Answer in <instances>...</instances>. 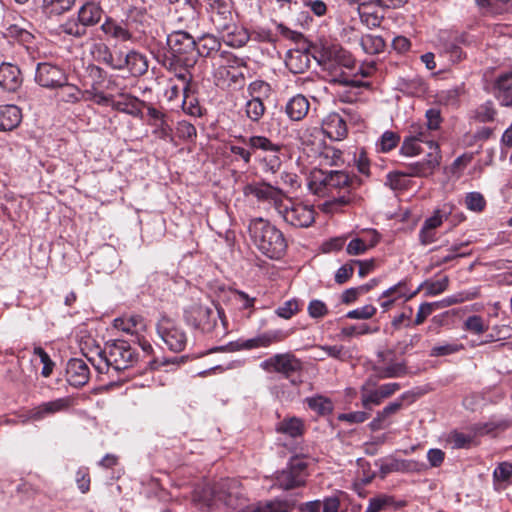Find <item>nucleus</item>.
I'll list each match as a JSON object with an SVG mask.
<instances>
[{
  "label": "nucleus",
  "mask_w": 512,
  "mask_h": 512,
  "mask_svg": "<svg viewBox=\"0 0 512 512\" xmlns=\"http://www.w3.org/2000/svg\"><path fill=\"white\" fill-rule=\"evenodd\" d=\"M248 232L256 248L271 259H280L286 252L287 242L283 233L268 220H250Z\"/></svg>",
  "instance_id": "f257e3e1"
},
{
  "label": "nucleus",
  "mask_w": 512,
  "mask_h": 512,
  "mask_svg": "<svg viewBox=\"0 0 512 512\" xmlns=\"http://www.w3.org/2000/svg\"><path fill=\"white\" fill-rule=\"evenodd\" d=\"M99 360L89 359L99 373L124 371L138 360V354L131 344L122 339L109 341L105 348L99 352Z\"/></svg>",
  "instance_id": "f03ea898"
},
{
  "label": "nucleus",
  "mask_w": 512,
  "mask_h": 512,
  "mask_svg": "<svg viewBox=\"0 0 512 512\" xmlns=\"http://www.w3.org/2000/svg\"><path fill=\"white\" fill-rule=\"evenodd\" d=\"M294 333V329H275L268 330L250 339H239L229 342L226 345L218 346L210 349L208 353L214 352H234L240 350H251L257 348H268L273 344H277L286 340Z\"/></svg>",
  "instance_id": "7ed1b4c3"
},
{
  "label": "nucleus",
  "mask_w": 512,
  "mask_h": 512,
  "mask_svg": "<svg viewBox=\"0 0 512 512\" xmlns=\"http://www.w3.org/2000/svg\"><path fill=\"white\" fill-rule=\"evenodd\" d=\"M167 45L171 56L177 65L194 67L197 62L196 41L187 32L179 30L167 36Z\"/></svg>",
  "instance_id": "20e7f679"
},
{
  "label": "nucleus",
  "mask_w": 512,
  "mask_h": 512,
  "mask_svg": "<svg viewBox=\"0 0 512 512\" xmlns=\"http://www.w3.org/2000/svg\"><path fill=\"white\" fill-rule=\"evenodd\" d=\"M224 311L218 307L216 309L202 303H193L186 307L183 312L184 321L194 329L203 333H211L217 324V319H223Z\"/></svg>",
  "instance_id": "39448f33"
},
{
  "label": "nucleus",
  "mask_w": 512,
  "mask_h": 512,
  "mask_svg": "<svg viewBox=\"0 0 512 512\" xmlns=\"http://www.w3.org/2000/svg\"><path fill=\"white\" fill-rule=\"evenodd\" d=\"M261 369L268 373H279L284 378L288 379L294 386L302 383L299 374L303 365L300 359L290 352L277 353L260 363Z\"/></svg>",
  "instance_id": "423d86ee"
},
{
  "label": "nucleus",
  "mask_w": 512,
  "mask_h": 512,
  "mask_svg": "<svg viewBox=\"0 0 512 512\" xmlns=\"http://www.w3.org/2000/svg\"><path fill=\"white\" fill-rule=\"evenodd\" d=\"M308 476L307 461L297 455L289 460L284 469L276 473L275 486L286 491L303 487Z\"/></svg>",
  "instance_id": "0eeeda50"
},
{
  "label": "nucleus",
  "mask_w": 512,
  "mask_h": 512,
  "mask_svg": "<svg viewBox=\"0 0 512 512\" xmlns=\"http://www.w3.org/2000/svg\"><path fill=\"white\" fill-rule=\"evenodd\" d=\"M277 213L287 224L295 228L310 227L315 221L316 214L313 206L289 198H284L279 204Z\"/></svg>",
  "instance_id": "6e6552de"
},
{
  "label": "nucleus",
  "mask_w": 512,
  "mask_h": 512,
  "mask_svg": "<svg viewBox=\"0 0 512 512\" xmlns=\"http://www.w3.org/2000/svg\"><path fill=\"white\" fill-rule=\"evenodd\" d=\"M156 332L170 351L179 353L186 348L187 333L174 319L162 316L156 324Z\"/></svg>",
  "instance_id": "1a4fd4ad"
},
{
  "label": "nucleus",
  "mask_w": 512,
  "mask_h": 512,
  "mask_svg": "<svg viewBox=\"0 0 512 512\" xmlns=\"http://www.w3.org/2000/svg\"><path fill=\"white\" fill-rule=\"evenodd\" d=\"M243 193L247 197H254L260 203L272 205L276 211L285 198L280 189L264 182L247 184Z\"/></svg>",
  "instance_id": "9d476101"
},
{
  "label": "nucleus",
  "mask_w": 512,
  "mask_h": 512,
  "mask_svg": "<svg viewBox=\"0 0 512 512\" xmlns=\"http://www.w3.org/2000/svg\"><path fill=\"white\" fill-rule=\"evenodd\" d=\"M35 81L44 88L53 89L65 84L67 75L60 67L44 62L37 65Z\"/></svg>",
  "instance_id": "9b49d317"
},
{
  "label": "nucleus",
  "mask_w": 512,
  "mask_h": 512,
  "mask_svg": "<svg viewBox=\"0 0 512 512\" xmlns=\"http://www.w3.org/2000/svg\"><path fill=\"white\" fill-rule=\"evenodd\" d=\"M149 68L147 57L137 50L131 49L127 53L120 50V62L118 70L127 69L131 76L140 77L144 75Z\"/></svg>",
  "instance_id": "f8f14e48"
},
{
  "label": "nucleus",
  "mask_w": 512,
  "mask_h": 512,
  "mask_svg": "<svg viewBox=\"0 0 512 512\" xmlns=\"http://www.w3.org/2000/svg\"><path fill=\"white\" fill-rule=\"evenodd\" d=\"M23 83L20 68L9 62L0 64V88L9 93L17 92Z\"/></svg>",
  "instance_id": "ddd939ff"
},
{
  "label": "nucleus",
  "mask_w": 512,
  "mask_h": 512,
  "mask_svg": "<svg viewBox=\"0 0 512 512\" xmlns=\"http://www.w3.org/2000/svg\"><path fill=\"white\" fill-rule=\"evenodd\" d=\"M211 21L218 32L227 31L235 23L229 4L224 0L210 3Z\"/></svg>",
  "instance_id": "4468645a"
},
{
  "label": "nucleus",
  "mask_w": 512,
  "mask_h": 512,
  "mask_svg": "<svg viewBox=\"0 0 512 512\" xmlns=\"http://www.w3.org/2000/svg\"><path fill=\"white\" fill-rule=\"evenodd\" d=\"M294 505L293 500L276 497L249 504L243 509V512H290Z\"/></svg>",
  "instance_id": "2eb2a0df"
},
{
  "label": "nucleus",
  "mask_w": 512,
  "mask_h": 512,
  "mask_svg": "<svg viewBox=\"0 0 512 512\" xmlns=\"http://www.w3.org/2000/svg\"><path fill=\"white\" fill-rule=\"evenodd\" d=\"M100 29L106 36L121 42L136 40L134 32L128 28L125 21L118 22L112 17H106Z\"/></svg>",
  "instance_id": "dca6fc26"
},
{
  "label": "nucleus",
  "mask_w": 512,
  "mask_h": 512,
  "mask_svg": "<svg viewBox=\"0 0 512 512\" xmlns=\"http://www.w3.org/2000/svg\"><path fill=\"white\" fill-rule=\"evenodd\" d=\"M441 160L440 151L429 152L422 161L411 163L407 166L408 177H427L439 166Z\"/></svg>",
  "instance_id": "f3484780"
},
{
  "label": "nucleus",
  "mask_w": 512,
  "mask_h": 512,
  "mask_svg": "<svg viewBox=\"0 0 512 512\" xmlns=\"http://www.w3.org/2000/svg\"><path fill=\"white\" fill-rule=\"evenodd\" d=\"M90 370L85 361L78 358L70 359L66 366V378L74 387H82L89 381Z\"/></svg>",
  "instance_id": "a211bd4d"
},
{
  "label": "nucleus",
  "mask_w": 512,
  "mask_h": 512,
  "mask_svg": "<svg viewBox=\"0 0 512 512\" xmlns=\"http://www.w3.org/2000/svg\"><path fill=\"white\" fill-rule=\"evenodd\" d=\"M150 15L145 7L132 5L126 12L125 23L135 33L144 34L150 24Z\"/></svg>",
  "instance_id": "6ab92c4d"
},
{
  "label": "nucleus",
  "mask_w": 512,
  "mask_h": 512,
  "mask_svg": "<svg viewBox=\"0 0 512 512\" xmlns=\"http://www.w3.org/2000/svg\"><path fill=\"white\" fill-rule=\"evenodd\" d=\"M354 178L351 177L345 171L338 170H330V196L334 198V201L340 205H345L349 203L350 199L346 195H341L339 197L333 196L334 190H345L349 191V188L353 185Z\"/></svg>",
  "instance_id": "aec40b11"
},
{
  "label": "nucleus",
  "mask_w": 512,
  "mask_h": 512,
  "mask_svg": "<svg viewBox=\"0 0 512 512\" xmlns=\"http://www.w3.org/2000/svg\"><path fill=\"white\" fill-rule=\"evenodd\" d=\"M322 129L324 133L333 140H342L348 133L345 119L335 112L328 114L324 118Z\"/></svg>",
  "instance_id": "412c9836"
},
{
  "label": "nucleus",
  "mask_w": 512,
  "mask_h": 512,
  "mask_svg": "<svg viewBox=\"0 0 512 512\" xmlns=\"http://www.w3.org/2000/svg\"><path fill=\"white\" fill-rule=\"evenodd\" d=\"M144 106H146L144 101L130 94H123L119 100L112 103V107L117 111L137 118H142V107Z\"/></svg>",
  "instance_id": "4be33fe9"
},
{
  "label": "nucleus",
  "mask_w": 512,
  "mask_h": 512,
  "mask_svg": "<svg viewBox=\"0 0 512 512\" xmlns=\"http://www.w3.org/2000/svg\"><path fill=\"white\" fill-rule=\"evenodd\" d=\"M310 63L309 52L299 49L290 50L285 59L286 67L294 74L304 73L309 69Z\"/></svg>",
  "instance_id": "5701e85b"
},
{
  "label": "nucleus",
  "mask_w": 512,
  "mask_h": 512,
  "mask_svg": "<svg viewBox=\"0 0 512 512\" xmlns=\"http://www.w3.org/2000/svg\"><path fill=\"white\" fill-rule=\"evenodd\" d=\"M113 326L131 335H139L146 330V323L140 315H129L114 319Z\"/></svg>",
  "instance_id": "b1692460"
},
{
  "label": "nucleus",
  "mask_w": 512,
  "mask_h": 512,
  "mask_svg": "<svg viewBox=\"0 0 512 512\" xmlns=\"http://www.w3.org/2000/svg\"><path fill=\"white\" fill-rule=\"evenodd\" d=\"M102 15V7L94 2L85 3L78 11L79 21L86 31L88 27L98 24L102 19Z\"/></svg>",
  "instance_id": "393cba45"
},
{
  "label": "nucleus",
  "mask_w": 512,
  "mask_h": 512,
  "mask_svg": "<svg viewBox=\"0 0 512 512\" xmlns=\"http://www.w3.org/2000/svg\"><path fill=\"white\" fill-rule=\"evenodd\" d=\"M22 121L21 109L16 105L0 106V130L11 131Z\"/></svg>",
  "instance_id": "a878e982"
},
{
  "label": "nucleus",
  "mask_w": 512,
  "mask_h": 512,
  "mask_svg": "<svg viewBox=\"0 0 512 512\" xmlns=\"http://www.w3.org/2000/svg\"><path fill=\"white\" fill-rule=\"evenodd\" d=\"M220 33H222L224 43L233 48H241L251 39L248 31L235 23L232 25V28Z\"/></svg>",
  "instance_id": "bb28decb"
},
{
  "label": "nucleus",
  "mask_w": 512,
  "mask_h": 512,
  "mask_svg": "<svg viewBox=\"0 0 512 512\" xmlns=\"http://www.w3.org/2000/svg\"><path fill=\"white\" fill-rule=\"evenodd\" d=\"M309 107L310 104L307 98L298 94L287 102L285 111L291 120L300 121L307 115Z\"/></svg>",
  "instance_id": "cd10ccee"
},
{
  "label": "nucleus",
  "mask_w": 512,
  "mask_h": 512,
  "mask_svg": "<svg viewBox=\"0 0 512 512\" xmlns=\"http://www.w3.org/2000/svg\"><path fill=\"white\" fill-rule=\"evenodd\" d=\"M243 145L250 148L251 152L261 150L264 152L281 150L282 146L273 143L269 138L260 135H254L250 137L238 136L236 137Z\"/></svg>",
  "instance_id": "c85d7f7f"
},
{
  "label": "nucleus",
  "mask_w": 512,
  "mask_h": 512,
  "mask_svg": "<svg viewBox=\"0 0 512 512\" xmlns=\"http://www.w3.org/2000/svg\"><path fill=\"white\" fill-rule=\"evenodd\" d=\"M330 171L317 170L312 172L309 189L320 197L330 196Z\"/></svg>",
  "instance_id": "c756f323"
},
{
  "label": "nucleus",
  "mask_w": 512,
  "mask_h": 512,
  "mask_svg": "<svg viewBox=\"0 0 512 512\" xmlns=\"http://www.w3.org/2000/svg\"><path fill=\"white\" fill-rule=\"evenodd\" d=\"M408 136L427 144L430 152L440 151L438 143L431 136V131L423 123H412L408 129Z\"/></svg>",
  "instance_id": "7c9ffc66"
},
{
  "label": "nucleus",
  "mask_w": 512,
  "mask_h": 512,
  "mask_svg": "<svg viewBox=\"0 0 512 512\" xmlns=\"http://www.w3.org/2000/svg\"><path fill=\"white\" fill-rule=\"evenodd\" d=\"M69 399L59 398L53 401L45 402L36 407L32 412V418L39 420L44 418L46 415L53 414L69 407Z\"/></svg>",
  "instance_id": "2f4dec72"
},
{
  "label": "nucleus",
  "mask_w": 512,
  "mask_h": 512,
  "mask_svg": "<svg viewBox=\"0 0 512 512\" xmlns=\"http://www.w3.org/2000/svg\"><path fill=\"white\" fill-rule=\"evenodd\" d=\"M477 6L487 14L512 13V0H475Z\"/></svg>",
  "instance_id": "473e14b6"
},
{
  "label": "nucleus",
  "mask_w": 512,
  "mask_h": 512,
  "mask_svg": "<svg viewBox=\"0 0 512 512\" xmlns=\"http://www.w3.org/2000/svg\"><path fill=\"white\" fill-rule=\"evenodd\" d=\"M319 63L323 65L325 69L331 70L332 83L350 87H360L362 85L361 81L350 78L349 75H347L344 71L341 69L338 70L336 67H334V63L331 61H326L324 59V55H322V59L319 60Z\"/></svg>",
  "instance_id": "72a5a7b5"
},
{
  "label": "nucleus",
  "mask_w": 512,
  "mask_h": 512,
  "mask_svg": "<svg viewBox=\"0 0 512 512\" xmlns=\"http://www.w3.org/2000/svg\"><path fill=\"white\" fill-rule=\"evenodd\" d=\"M221 47L219 39L212 34H205L201 36L196 42V53L197 56L210 57L213 54L218 53Z\"/></svg>",
  "instance_id": "f704fd0d"
},
{
  "label": "nucleus",
  "mask_w": 512,
  "mask_h": 512,
  "mask_svg": "<svg viewBox=\"0 0 512 512\" xmlns=\"http://www.w3.org/2000/svg\"><path fill=\"white\" fill-rule=\"evenodd\" d=\"M276 431L289 437L296 438L303 434L304 423L296 417L285 418L277 424Z\"/></svg>",
  "instance_id": "c9c22d12"
},
{
  "label": "nucleus",
  "mask_w": 512,
  "mask_h": 512,
  "mask_svg": "<svg viewBox=\"0 0 512 512\" xmlns=\"http://www.w3.org/2000/svg\"><path fill=\"white\" fill-rule=\"evenodd\" d=\"M76 0H43L42 10L48 16H58L70 10Z\"/></svg>",
  "instance_id": "e433bc0d"
},
{
  "label": "nucleus",
  "mask_w": 512,
  "mask_h": 512,
  "mask_svg": "<svg viewBox=\"0 0 512 512\" xmlns=\"http://www.w3.org/2000/svg\"><path fill=\"white\" fill-rule=\"evenodd\" d=\"M95 50L97 52L98 61H101L114 70H118V63L120 62V50L112 53L110 48L104 43L95 45Z\"/></svg>",
  "instance_id": "4c0bfd02"
},
{
  "label": "nucleus",
  "mask_w": 512,
  "mask_h": 512,
  "mask_svg": "<svg viewBox=\"0 0 512 512\" xmlns=\"http://www.w3.org/2000/svg\"><path fill=\"white\" fill-rule=\"evenodd\" d=\"M56 98L66 103H76L80 99V90L77 86L65 81V84L57 85Z\"/></svg>",
  "instance_id": "58836bf2"
},
{
  "label": "nucleus",
  "mask_w": 512,
  "mask_h": 512,
  "mask_svg": "<svg viewBox=\"0 0 512 512\" xmlns=\"http://www.w3.org/2000/svg\"><path fill=\"white\" fill-rule=\"evenodd\" d=\"M167 68L183 83V91H188L192 80V74L190 73L192 67L177 65L174 63V59H167Z\"/></svg>",
  "instance_id": "ea45409f"
},
{
  "label": "nucleus",
  "mask_w": 512,
  "mask_h": 512,
  "mask_svg": "<svg viewBox=\"0 0 512 512\" xmlns=\"http://www.w3.org/2000/svg\"><path fill=\"white\" fill-rule=\"evenodd\" d=\"M360 45L365 53L374 55L384 50L385 42L380 36L364 35L361 37Z\"/></svg>",
  "instance_id": "a19ab883"
},
{
  "label": "nucleus",
  "mask_w": 512,
  "mask_h": 512,
  "mask_svg": "<svg viewBox=\"0 0 512 512\" xmlns=\"http://www.w3.org/2000/svg\"><path fill=\"white\" fill-rule=\"evenodd\" d=\"M308 407L319 415H328L333 411L332 401L324 396L317 395L306 399Z\"/></svg>",
  "instance_id": "79ce46f5"
},
{
  "label": "nucleus",
  "mask_w": 512,
  "mask_h": 512,
  "mask_svg": "<svg viewBox=\"0 0 512 512\" xmlns=\"http://www.w3.org/2000/svg\"><path fill=\"white\" fill-rule=\"evenodd\" d=\"M266 107L259 97H252L245 104L246 116L252 122H259L265 113Z\"/></svg>",
  "instance_id": "37998d69"
},
{
  "label": "nucleus",
  "mask_w": 512,
  "mask_h": 512,
  "mask_svg": "<svg viewBox=\"0 0 512 512\" xmlns=\"http://www.w3.org/2000/svg\"><path fill=\"white\" fill-rule=\"evenodd\" d=\"M478 292H460L455 295L448 296L440 301L434 302L437 309L446 308L465 301L473 300L478 297Z\"/></svg>",
  "instance_id": "c03bdc74"
},
{
  "label": "nucleus",
  "mask_w": 512,
  "mask_h": 512,
  "mask_svg": "<svg viewBox=\"0 0 512 512\" xmlns=\"http://www.w3.org/2000/svg\"><path fill=\"white\" fill-rule=\"evenodd\" d=\"M468 245V242H462V243H459V244H455V245H452L449 249L450 253L447 254L446 256L444 257H433V264L434 266H441L447 262H450L456 258H460V257H467L471 254L470 251L468 252H465V251H461V249L465 246Z\"/></svg>",
  "instance_id": "a18cd8bd"
},
{
  "label": "nucleus",
  "mask_w": 512,
  "mask_h": 512,
  "mask_svg": "<svg viewBox=\"0 0 512 512\" xmlns=\"http://www.w3.org/2000/svg\"><path fill=\"white\" fill-rule=\"evenodd\" d=\"M400 136L393 131H385L376 143L377 151L387 153L397 147Z\"/></svg>",
  "instance_id": "49530a36"
},
{
  "label": "nucleus",
  "mask_w": 512,
  "mask_h": 512,
  "mask_svg": "<svg viewBox=\"0 0 512 512\" xmlns=\"http://www.w3.org/2000/svg\"><path fill=\"white\" fill-rule=\"evenodd\" d=\"M447 441L455 449H468L475 444V437L458 431H452Z\"/></svg>",
  "instance_id": "de8ad7c7"
},
{
  "label": "nucleus",
  "mask_w": 512,
  "mask_h": 512,
  "mask_svg": "<svg viewBox=\"0 0 512 512\" xmlns=\"http://www.w3.org/2000/svg\"><path fill=\"white\" fill-rule=\"evenodd\" d=\"M401 89L411 96L420 97L426 93L427 86L423 79L415 77L404 80Z\"/></svg>",
  "instance_id": "09e8293b"
},
{
  "label": "nucleus",
  "mask_w": 512,
  "mask_h": 512,
  "mask_svg": "<svg viewBox=\"0 0 512 512\" xmlns=\"http://www.w3.org/2000/svg\"><path fill=\"white\" fill-rule=\"evenodd\" d=\"M59 31L75 38H82L87 34L78 17L66 20L59 26Z\"/></svg>",
  "instance_id": "8fccbe9b"
},
{
  "label": "nucleus",
  "mask_w": 512,
  "mask_h": 512,
  "mask_svg": "<svg viewBox=\"0 0 512 512\" xmlns=\"http://www.w3.org/2000/svg\"><path fill=\"white\" fill-rule=\"evenodd\" d=\"M449 285L448 276H444L442 279L437 281H425L420 285L418 290L423 288L425 290V296H437L447 290Z\"/></svg>",
  "instance_id": "3c124183"
},
{
  "label": "nucleus",
  "mask_w": 512,
  "mask_h": 512,
  "mask_svg": "<svg viewBox=\"0 0 512 512\" xmlns=\"http://www.w3.org/2000/svg\"><path fill=\"white\" fill-rule=\"evenodd\" d=\"M463 93L461 86H455L446 90H442L437 94V99L440 104L446 106H457L459 97Z\"/></svg>",
  "instance_id": "603ef678"
},
{
  "label": "nucleus",
  "mask_w": 512,
  "mask_h": 512,
  "mask_svg": "<svg viewBox=\"0 0 512 512\" xmlns=\"http://www.w3.org/2000/svg\"><path fill=\"white\" fill-rule=\"evenodd\" d=\"M508 427V422L505 420H491L485 423H478L474 426V432L477 435L494 434L497 431H502Z\"/></svg>",
  "instance_id": "864d4df0"
},
{
  "label": "nucleus",
  "mask_w": 512,
  "mask_h": 512,
  "mask_svg": "<svg viewBox=\"0 0 512 512\" xmlns=\"http://www.w3.org/2000/svg\"><path fill=\"white\" fill-rule=\"evenodd\" d=\"M280 152L281 150L268 151L266 152L267 154L263 156V158L261 159V163L266 172L275 174L280 170L282 165Z\"/></svg>",
  "instance_id": "5fc2aeb1"
},
{
  "label": "nucleus",
  "mask_w": 512,
  "mask_h": 512,
  "mask_svg": "<svg viewBox=\"0 0 512 512\" xmlns=\"http://www.w3.org/2000/svg\"><path fill=\"white\" fill-rule=\"evenodd\" d=\"M361 401L364 408L370 409L371 405H379L383 398L377 388L369 389L366 383L361 387Z\"/></svg>",
  "instance_id": "6e6d98bb"
},
{
  "label": "nucleus",
  "mask_w": 512,
  "mask_h": 512,
  "mask_svg": "<svg viewBox=\"0 0 512 512\" xmlns=\"http://www.w3.org/2000/svg\"><path fill=\"white\" fill-rule=\"evenodd\" d=\"M408 175L406 172L393 171L389 172L386 176L385 185L390 187L392 190H404L408 187Z\"/></svg>",
  "instance_id": "4d7b16f0"
},
{
  "label": "nucleus",
  "mask_w": 512,
  "mask_h": 512,
  "mask_svg": "<svg viewBox=\"0 0 512 512\" xmlns=\"http://www.w3.org/2000/svg\"><path fill=\"white\" fill-rule=\"evenodd\" d=\"M463 329L473 334H483L488 329V324L479 315H471L463 323Z\"/></svg>",
  "instance_id": "13d9d810"
},
{
  "label": "nucleus",
  "mask_w": 512,
  "mask_h": 512,
  "mask_svg": "<svg viewBox=\"0 0 512 512\" xmlns=\"http://www.w3.org/2000/svg\"><path fill=\"white\" fill-rule=\"evenodd\" d=\"M464 349V345L458 342L443 343L435 345L429 355L431 357H442L455 354Z\"/></svg>",
  "instance_id": "bf43d9fd"
},
{
  "label": "nucleus",
  "mask_w": 512,
  "mask_h": 512,
  "mask_svg": "<svg viewBox=\"0 0 512 512\" xmlns=\"http://www.w3.org/2000/svg\"><path fill=\"white\" fill-rule=\"evenodd\" d=\"M407 374V367L404 362L389 363L386 367L379 371V377L386 378H399Z\"/></svg>",
  "instance_id": "052dcab7"
},
{
  "label": "nucleus",
  "mask_w": 512,
  "mask_h": 512,
  "mask_svg": "<svg viewBox=\"0 0 512 512\" xmlns=\"http://www.w3.org/2000/svg\"><path fill=\"white\" fill-rule=\"evenodd\" d=\"M494 89L496 98H498V95L506 94L512 90V70L502 73L497 77Z\"/></svg>",
  "instance_id": "680f3d73"
},
{
  "label": "nucleus",
  "mask_w": 512,
  "mask_h": 512,
  "mask_svg": "<svg viewBox=\"0 0 512 512\" xmlns=\"http://www.w3.org/2000/svg\"><path fill=\"white\" fill-rule=\"evenodd\" d=\"M299 311V303L296 299H290L284 302L282 305H280L276 310L275 314L283 318L285 320H288L292 318L295 314H297Z\"/></svg>",
  "instance_id": "e2e57ef3"
},
{
  "label": "nucleus",
  "mask_w": 512,
  "mask_h": 512,
  "mask_svg": "<svg viewBox=\"0 0 512 512\" xmlns=\"http://www.w3.org/2000/svg\"><path fill=\"white\" fill-rule=\"evenodd\" d=\"M465 205L471 211L481 212L486 206V201L481 193L470 192L465 196Z\"/></svg>",
  "instance_id": "0e129e2a"
},
{
  "label": "nucleus",
  "mask_w": 512,
  "mask_h": 512,
  "mask_svg": "<svg viewBox=\"0 0 512 512\" xmlns=\"http://www.w3.org/2000/svg\"><path fill=\"white\" fill-rule=\"evenodd\" d=\"M33 353L39 357L43 364L41 375L45 378L49 377L53 372L55 363L51 360L48 353L40 346L35 347Z\"/></svg>",
  "instance_id": "69168bd1"
},
{
  "label": "nucleus",
  "mask_w": 512,
  "mask_h": 512,
  "mask_svg": "<svg viewBox=\"0 0 512 512\" xmlns=\"http://www.w3.org/2000/svg\"><path fill=\"white\" fill-rule=\"evenodd\" d=\"M188 91L184 92V99L182 102L183 111L191 116L200 117L203 114V109L199 105V102L196 98L190 97L187 94Z\"/></svg>",
  "instance_id": "338daca9"
},
{
  "label": "nucleus",
  "mask_w": 512,
  "mask_h": 512,
  "mask_svg": "<svg viewBox=\"0 0 512 512\" xmlns=\"http://www.w3.org/2000/svg\"><path fill=\"white\" fill-rule=\"evenodd\" d=\"M308 315L313 319H320L325 317L328 313L327 305L318 299H313L309 302L307 307Z\"/></svg>",
  "instance_id": "774afa93"
}]
</instances>
